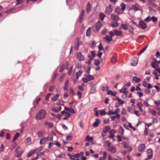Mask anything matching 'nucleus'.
Listing matches in <instances>:
<instances>
[{
    "label": "nucleus",
    "instance_id": "f257e3e1",
    "mask_svg": "<svg viewBox=\"0 0 160 160\" xmlns=\"http://www.w3.org/2000/svg\"><path fill=\"white\" fill-rule=\"evenodd\" d=\"M46 112L45 110L42 109L39 110L36 114V118L37 120H40L43 119L46 115Z\"/></svg>",
    "mask_w": 160,
    "mask_h": 160
},
{
    "label": "nucleus",
    "instance_id": "f03ea898",
    "mask_svg": "<svg viewBox=\"0 0 160 160\" xmlns=\"http://www.w3.org/2000/svg\"><path fill=\"white\" fill-rule=\"evenodd\" d=\"M147 153L148 154V158L145 159L146 160H149L151 159L153 156V151L151 149H149L147 151Z\"/></svg>",
    "mask_w": 160,
    "mask_h": 160
},
{
    "label": "nucleus",
    "instance_id": "7ed1b4c3",
    "mask_svg": "<svg viewBox=\"0 0 160 160\" xmlns=\"http://www.w3.org/2000/svg\"><path fill=\"white\" fill-rule=\"evenodd\" d=\"M138 26L140 28L142 29H145L147 28V24L142 21H141L139 22Z\"/></svg>",
    "mask_w": 160,
    "mask_h": 160
},
{
    "label": "nucleus",
    "instance_id": "20e7f679",
    "mask_svg": "<svg viewBox=\"0 0 160 160\" xmlns=\"http://www.w3.org/2000/svg\"><path fill=\"white\" fill-rule=\"evenodd\" d=\"M113 10V8L112 6L109 5L106 7L105 13L107 14H110L112 12Z\"/></svg>",
    "mask_w": 160,
    "mask_h": 160
},
{
    "label": "nucleus",
    "instance_id": "39448f33",
    "mask_svg": "<svg viewBox=\"0 0 160 160\" xmlns=\"http://www.w3.org/2000/svg\"><path fill=\"white\" fill-rule=\"evenodd\" d=\"M127 88L124 86L119 91L121 93H123L125 95V97H127V94L128 93V92L127 90Z\"/></svg>",
    "mask_w": 160,
    "mask_h": 160
},
{
    "label": "nucleus",
    "instance_id": "423d86ee",
    "mask_svg": "<svg viewBox=\"0 0 160 160\" xmlns=\"http://www.w3.org/2000/svg\"><path fill=\"white\" fill-rule=\"evenodd\" d=\"M121 145L124 148H128V152H130L131 151L132 148L130 147H129L127 143H126L125 142H123L121 143Z\"/></svg>",
    "mask_w": 160,
    "mask_h": 160
},
{
    "label": "nucleus",
    "instance_id": "0eeeda50",
    "mask_svg": "<svg viewBox=\"0 0 160 160\" xmlns=\"http://www.w3.org/2000/svg\"><path fill=\"white\" fill-rule=\"evenodd\" d=\"M107 149L108 151L112 153H115L117 151V149L115 147L111 146H109Z\"/></svg>",
    "mask_w": 160,
    "mask_h": 160
},
{
    "label": "nucleus",
    "instance_id": "6e6552de",
    "mask_svg": "<svg viewBox=\"0 0 160 160\" xmlns=\"http://www.w3.org/2000/svg\"><path fill=\"white\" fill-rule=\"evenodd\" d=\"M61 113L62 114H65V116L66 117H67V118H64L63 119V120H68L69 119V117L71 115V114L68 113V112H65V111H63Z\"/></svg>",
    "mask_w": 160,
    "mask_h": 160
},
{
    "label": "nucleus",
    "instance_id": "1a4fd4ad",
    "mask_svg": "<svg viewBox=\"0 0 160 160\" xmlns=\"http://www.w3.org/2000/svg\"><path fill=\"white\" fill-rule=\"evenodd\" d=\"M148 2V4L152 7L156 8L157 5L154 3V2L156 1V0H147Z\"/></svg>",
    "mask_w": 160,
    "mask_h": 160
},
{
    "label": "nucleus",
    "instance_id": "9d476101",
    "mask_svg": "<svg viewBox=\"0 0 160 160\" xmlns=\"http://www.w3.org/2000/svg\"><path fill=\"white\" fill-rule=\"evenodd\" d=\"M113 32L115 35L120 37L122 36V31L120 30H118L117 29H114L113 30Z\"/></svg>",
    "mask_w": 160,
    "mask_h": 160
},
{
    "label": "nucleus",
    "instance_id": "9b49d317",
    "mask_svg": "<svg viewBox=\"0 0 160 160\" xmlns=\"http://www.w3.org/2000/svg\"><path fill=\"white\" fill-rule=\"evenodd\" d=\"M120 112V109L119 108H117L115 110L112 111L111 110L108 112V114L109 115H114Z\"/></svg>",
    "mask_w": 160,
    "mask_h": 160
},
{
    "label": "nucleus",
    "instance_id": "f8f14e48",
    "mask_svg": "<svg viewBox=\"0 0 160 160\" xmlns=\"http://www.w3.org/2000/svg\"><path fill=\"white\" fill-rule=\"evenodd\" d=\"M140 7L137 4L132 5V9L134 10L135 11L140 10Z\"/></svg>",
    "mask_w": 160,
    "mask_h": 160
},
{
    "label": "nucleus",
    "instance_id": "ddd939ff",
    "mask_svg": "<svg viewBox=\"0 0 160 160\" xmlns=\"http://www.w3.org/2000/svg\"><path fill=\"white\" fill-rule=\"evenodd\" d=\"M45 126L47 128H50L53 127V124L52 122L46 121L45 122Z\"/></svg>",
    "mask_w": 160,
    "mask_h": 160
},
{
    "label": "nucleus",
    "instance_id": "4468645a",
    "mask_svg": "<svg viewBox=\"0 0 160 160\" xmlns=\"http://www.w3.org/2000/svg\"><path fill=\"white\" fill-rule=\"evenodd\" d=\"M145 148V144H141L138 146V149L139 151L142 152L143 151Z\"/></svg>",
    "mask_w": 160,
    "mask_h": 160
},
{
    "label": "nucleus",
    "instance_id": "2eb2a0df",
    "mask_svg": "<svg viewBox=\"0 0 160 160\" xmlns=\"http://www.w3.org/2000/svg\"><path fill=\"white\" fill-rule=\"evenodd\" d=\"M103 39H105L106 42L108 43H109L111 41H112V37L109 36L108 35H106L105 37L103 38Z\"/></svg>",
    "mask_w": 160,
    "mask_h": 160
},
{
    "label": "nucleus",
    "instance_id": "dca6fc26",
    "mask_svg": "<svg viewBox=\"0 0 160 160\" xmlns=\"http://www.w3.org/2000/svg\"><path fill=\"white\" fill-rule=\"evenodd\" d=\"M138 62V60L136 58H133L131 62V65L132 66H136Z\"/></svg>",
    "mask_w": 160,
    "mask_h": 160
},
{
    "label": "nucleus",
    "instance_id": "f3484780",
    "mask_svg": "<svg viewBox=\"0 0 160 160\" xmlns=\"http://www.w3.org/2000/svg\"><path fill=\"white\" fill-rule=\"evenodd\" d=\"M111 19L116 22L118 21L119 19V18L118 16L113 14L111 15Z\"/></svg>",
    "mask_w": 160,
    "mask_h": 160
},
{
    "label": "nucleus",
    "instance_id": "a211bd4d",
    "mask_svg": "<svg viewBox=\"0 0 160 160\" xmlns=\"http://www.w3.org/2000/svg\"><path fill=\"white\" fill-rule=\"evenodd\" d=\"M69 86V81L68 79H67L65 83L64 87V89L67 91Z\"/></svg>",
    "mask_w": 160,
    "mask_h": 160
},
{
    "label": "nucleus",
    "instance_id": "6ab92c4d",
    "mask_svg": "<svg viewBox=\"0 0 160 160\" xmlns=\"http://www.w3.org/2000/svg\"><path fill=\"white\" fill-rule=\"evenodd\" d=\"M77 57L79 61H83L84 59V56L82 55L81 52H79L77 55Z\"/></svg>",
    "mask_w": 160,
    "mask_h": 160
},
{
    "label": "nucleus",
    "instance_id": "aec40b11",
    "mask_svg": "<svg viewBox=\"0 0 160 160\" xmlns=\"http://www.w3.org/2000/svg\"><path fill=\"white\" fill-rule=\"evenodd\" d=\"M65 109L66 111H68L70 112H71L73 114H74L76 113L75 111L74 110V109H73L72 108H68L67 107H65Z\"/></svg>",
    "mask_w": 160,
    "mask_h": 160
},
{
    "label": "nucleus",
    "instance_id": "412c9836",
    "mask_svg": "<svg viewBox=\"0 0 160 160\" xmlns=\"http://www.w3.org/2000/svg\"><path fill=\"white\" fill-rule=\"evenodd\" d=\"M96 87L95 85H93L92 87L90 90L89 93L90 94H92L94 93L96 91Z\"/></svg>",
    "mask_w": 160,
    "mask_h": 160
},
{
    "label": "nucleus",
    "instance_id": "4be33fe9",
    "mask_svg": "<svg viewBox=\"0 0 160 160\" xmlns=\"http://www.w3.org/2000/svg\"><path fill=\"white\" fill-rule=\"evenodd\" d=\"M102 23L100 21H98L96 24V28L98 31L99 30L102 26Z\"/></svg>",
    "mask_w": 160,
    "mask_h": 160
},
{
    "label": "nucleus",
    "instance_id": "5701e85b",
    "mask_svg": "<svg viewBox=\"0 0 160 160\" xmlns=\"http://www.w3.org/2000/svg\"><path fill=\"white\" fill-rule=\"evenodd\" d=\"M100 121L99 119H97L96 122L93 124V126L94 127H96L98 126V125L100 123Z\"/></svg>",
    "mask_w": 160,
    "mask_h": 160
},
{
    "label": "nucleus",
    "instance_id": "b1692460",
    "mask_svg": "<svg viewBox=\"0 0 160 160\" xmlns=\"http://www.w3.org/2000/svg\"><path fill=\"white\" fill-rule=\"evenodd\" d=\"M117 56L115 55L113 56L111 59V62L112 63H114L117 61Z\"/></svg>",
    "mask_w": 160,
    "mask_h": 160
},
{
    "label": "nucleus",
    "instance_id": "393cba45",
    "mask_svg": "<svg viewBox=\"0 0 160 160\" xmlns=\"http://www.w3.org/2000/svg\"><path fill=\"white\" fill-rule=\"evenodd\" d=\"M133 81L135 82L136 83L139 82L141 81L140 78H138L137 77L135 76L132 79Z\"/></svg>",
    "mask_w": 160,
    "mask_h": 160
},
{
    "label": "nucleus",
    "instance_id": "a878e982",
    "mask_svg": "<svg viewBox=\"0 0 160 160\" xmlns=\"http://www.w3.org/2000/svg\"><path fill=\"white\" fill-rule=\"evenodd\" d=\"M84 11L83 10L82 11V13L81 14L80 17V18L79 20V22H81L82 21V20L83 19L84 16Z\"/></svg>",
    "mask_w": 160,
    "mask_h": 160
},
{
    "label": "nucleus",
    "instance_id": "bb28decb",
    "mask_svg": "<svg viewBox=\"0 0 160 160\" xmlns=\"http://www.w3.org/2000/svg\"><path fill=\"white\" fill-rule=\"evenodd\" d=\"M115 11L117 14L119 15L122 13V11L119 8H116L115 10Z\"/></svg>",
    "mask_w": 160,
    "mask_h": 160
},
{
    "label": "nucleus",
    "instance_id": "cd10ccee",
    "mask_svg": "<svg viewBox=\"0 0 160 160\" xmlns=\"http://www.w3.org/2000/svg\"><path fill=\"white\" fill-rule=\"evenodd\" d=\"M110 25L112 27H116L118 26V24L117 22H115L113 21L111 22Z\"/></svg>",
    "mask_w": 160,
    "mask_h": 160
},
{
    "label": "nucleus",
    "instance_id": "c85d7f7f",
    "mask_svg": "<svg viewBox=\"0 0 160 160\" xmlns=\"http://www.w3.org/2000/svg\"><path fill=\"white\" fill-rule=\"evenodd\" d=\"M110 129V127L109 126H108L103 128V132H108Z\"/></svg>",
    "mask_w": 160,
    "mask_h": 160
},
{
    "label": "nucleus",
    "instance_id": "c756f323",
    "mask_svg": "<svg viewBox=\"0 0 160 160\" xmlns=\"http://www.w3.org/2000/svg\"><path fill=\"white\" fill-rule=\"evenodd\" d=\"M117 100V101L120 104H123L125 103V102L124 101L122 100L121 99L119 98H116V99H115L114 100Z\"/></svg>",
    "mask_w": 160,
    "mask_h": 160
},
{
    "label": "nucleus",
    "instance_id": "7c9ffc66",
    "mask_svg": "<svg viewBox=\"0 0 160 160\" xmlns=\"http://www.w3.org/2000/svg\"><path fill=\"white\" fill-rule=\"evenodd\" d=\"M86 77L88 78V81H90L91 80H93L94 79V77L90 75H86Z\"/></svg>",
    "mask_w": 160,
    "mask_h": 160
},
{
    "label": "nucleus",
    "instance_id": "2f4dec72",
    "mask_svg": "<svg viewBox=\"0 0 160 160\" xmlns=\"http://www.w3.org/2000/svg\"><path fill=\"white\" fill-rule=\"evenodd\" d=\"M59 96L60 95L59 94H57L52 98V100L54 101L57 100L58 99Z\"/></svg>",
    "mask_w": 160,
    "mask_h": 160
},
{
    "label": "nucleus",
    "instance_id": "473e14b6",
    "mask_svg": "<svg viewBox=\"0 0 160 160\" xmlns=\"http://www.w3.org/2000/svg\"><path fill=\"white\" fill-rule=\"evenodd\" d=\"M107 93L108 94L112 95L113 96H115L117 94V93L116 92H113L111 90L109 91Z\"/></svg>",
    "mask_w": 160,
    "mask_h": 160
},
{
    "label": "nucleus",
    "instance_id": "72a5a7b5",
    "mask_svg": "<svg viewBox=\"0 0 160 160\" xmlns=\"http://www.w3.org/2000/svg\"><path fill=\"white\" fill-rule=\"evenodd\" d=\"M155 60H156V59L154 58L153 59V61L152 62L151 64L152 66L154 68H156Z\"/></svg>",
    "mask_w": 160,
    "mask_h": 160
},
{
    "label": "nucleus",
    "instance_id": "f704fd0d",
    "mask_svg": "<svg viewBox=\"0 0 160 160\" xmlns=\"http://www.w3.org/2000/svg\"><path fill=\"white\" fill-rule=\"evenodd\" d=\"M149 112L151 113L152 115L155 116L156 115V112L154 110H151L150 109L149 110Z\"/></svg>",
    "mask_w": 160,
    "mask_h": 160
},
{
    "label": "nucleus",
    "instance_id": "c9c22d12",
    "mask_svg": "<svg viewBox=\"0 0 160 160\" xmlns=\"http://www.w3.org/2000/svg\"><path fill=\"white\" fill-rule=\"evenodd\" d=\"M66 76V74H63L60 77L59 80V81L61 82H62L63 80Z\"/></svg>",
    "mask_w": 160,
    "mask_h": 160
},
{
    "label": "nucleus",
    "instance_id": "e433bc0d",
    "mask_svg": "<svg viewBox=\"0 0 160 160\" xmlns=\"http://www.w3.org/2000/svg\"><path fill=\"white\" fill-rule=\"evenodd\" d=\"M82 73V71L81 70H80L76 73V78L77 79H78L79 77L81 75Z\"/></svg>",
    "mask_w": 160,
    "mask_h": 160
},
{
    "label": "nucleus",
    "instance_id": "4c0bfd02",
    "mask_svg": "<svg viewBox=\"0 0 160 160\" xmlns=\"http://www.w3.org/2000/svg\"><path fill=\"white\" fill-rule=\"evenodd\" d=\"M42 146H40L39 147L34 149V151H35V153L36 152H38L41 151L42 150Z\"/></svg>",
    "mask_w": 160,
    "mask_h": 160
},
{
    "label": "nucleus",
    "instance_id": "58836bf2",
    "mask_svg": "<svg viewBox=\"0 0 160 160\" xmlns=\"http://www.w3.org/2000/svg\"><path fill=\"white\" fill-rule=\"evenodd\" d=\"M121 27L122 28L126 30L128 29V27L127 25L126 24H122L121 25Z\"/></svg>",
    "mask_w": 160,
    "mask_h": 160
},
{
    "label": "nucleus",
    "instance_id": "ea45409f",
    "mask_svg": "<svg viewBox=\"0 0 160 160\" xmlns=\"http://www.w3.org/2000/svg\"><path fill=\"white\" fill-rule=\"evenodd\" d=\"M86 35L87 36H89L91 35V28L89 27L88 28L86 31Z\"/></svg>",
    "mask_w": 160,
    "mask_h": 160
},
{
    "label": "nucleus",
    "instance_id": "a19ab883",
    "mask_svg": "<svg viewBox=\"0 0 160 160\" xmlns=\"http://www.w3.org/2000/svg\"><path fill=\"white\" fill-rule=\"evenodd\" d=\"M105 17V15L103 13H100L99 14V18L101 20L103 21Z\"/></svg>",
    "mask_w": 160,
    "mask_h": 160
},
{
    "label": "nucleus",
    "instance_id": "79ce46f5",
    "mask_svg": "<svg viewBox=\"0 0 160 160\" xmlns=\"http://www.w3.org/2000/svg\"><path fill=\"white\" fill-rule=\"evenodd\" d=\"M120 6L121 7L122 11L124 10L126 7L125 4L124 3H122L121 4Z\"/></svg>",
    "mask_w": 160,
    "mask_h": 160
},
{
    "label": "nucleus",
    "instance_id": "37998d69",
    "mask_svg": "<svg viewBox=\"0 0 160 160\" xmlns=\"http://www.w3.org/2000/svg\"><path fill=\"white\" fill-rule=\"evenodd\" d=\"M91 5L90 3H88L87 6V12H88L91 10Z\"/></svg>",
    "mask_w": 160,
    "mask_h": 160
},
{
    "label": "nucleus",
    "instance_id": "c03bdc74",
    "mask_svg": "<svg viewBox=\"0 0 160 160\" xmlns=\"http://www.w3.org/2000/svg\"><path fill=\"white\" fill-rule=\"evenodd\" d=\"M99 112L100 115L101 116H103L106 114V112L104 110H100Z\"/></svg>",
    "mask_w": 160,
    "mask_h": 160
},
{
    "label": "nucleus",
    "instance_id": "a18cd8bd",
    "mask_svg": "<svg viewBox=\"0 0 160 160\" xmlns=\"http://www.w3.org/2000/svg\"><path fill=\"white\" fill-rule=\"evenodd\" d=\"M19 135L20 134L19 133H17L14 136L13 140H16V139H17L19 136Z\"/></svg>",
    "mask_w": 160,
    "mask_h": 160
},
{
    "label": "nucleus",
    "instance_id": "49530a36",
    "mask_svg": "<svg viewBox=\"0 0 160 160\" xmlns=\"http://www.w3.org/2000/svg\"><path fill=\"white\" fill-rule=\"evenodd\" d=\"M35 153V151H34L33 150L32 151H31L29 152V153L28 155V157H29L31 156L32 155H33V154H34Z\"/></svg>",
    "mask_w": 160,
    "mask_h": 160
},
{
    "label": "nucleus",
    "instance_id": "de8ad7c7",
    "mask_svg": "<svg viewBox=\"0 0 160 160\" xmlns=\"http://www.w3.org/2000/svg\"><path fill=\"white\" fill-rule=\"evenodd\" d=\"M80 45V43L78 40L77 42L76 45L75 46V48L76 50H78V48L79 46Z\"/></svg>",
    "mask_w": 160,
    "mask_h": 160
},
{
    "label": "nucleus",
    "instance_id": "09e8293b",
    "mask_svg": "<svg viewBox=\"0 0 160 160\" xmlns=\"http://www.w3.org/2000/svg\"><path fill=\"white\" fill-rule=\"evenodd\" d=\"M43 132L42 131H40L38 132V135L39 137H41L43 136Z\"/></svg>",
    "mask_w": 160,
    "mask_h": 160
},
{
    "label": "nucleus",
    "instance_id": "8fccbe9b",
    "mask_svg": "<svg viewBox=\"0 0 160 160\" xmlns=\"http://www.w3.org/2000/svg\"><path fill=\"white\" fill-rule=\"evenodd\" d=\"M151 19L152 21L154 22H156L158 21V18L154 16H153L151 18Z\"/></svg>",
    "mask_w": 160,
    "mask_h": 160
},
{
    "label": "nucleus",
    "instance_id": "3c124183",
    "mask_svg": "<svg viewBox=\"0 0 160 160\" xmlns=\"http://www.w3.org/2000/svg\"><path fill=\"white\" fill-rule=\"evenodd\" d=\"M77 95L78 96V98L79 99H80L82 97V92L78 91L77 92Z\"/></svg>",
    "mask_w": 160,
    "mask_h": 160
},
{
    "label": "nucleus",
    "instance_id": "603ef678",
    "mask_svg": "<svg viewBox=\"0 0 160 160\" xmlns=\"http://www.w3.org/2000/svg\"><path fill=\"white\" fill-rule=\"evenodd\" d=\"M57 74L56 73L54 72L53 74V76L52 78L51 79V81H53L55 79L56 77L57 76Z\"/></svg>",
    "mask_w": 160,
    "mask_h": 160
},
{
    "label": "nucleus",
    "instance_id": "864d4df0",
    "mask_svg": "<svg viewBox=\"0 0 160 160\" xmlns=\"http://www.w3.org/2000/svg\"><path fill=\"white\" fill-rule=\"evenodd\" d=\"M148 45H147L146 47H145L144 48H143L142 50H141L140 52H139V53H138V55H140V54H141L143 52H144L145 50L148 47Z\"/></svg>",
    "mask_w": 160,
    "mask_h": 160
},
{
    "label": "nucleus",
    "instance_id": "5fc2aeb1",
    "mask_svg": "<svg viewBox=\"0 0 160 160\" xmlns=\"http://www.w3.org/2000/svg\"><path fill=\"white\" fill-rule=\"evenodd\" d=\"M51 110L52 111L55 112H59V110L57 108H52Z\"/></svg>",
    "mask_w": 160,
    "mask_h": 160
},
{
    "label": "nucleus",
    "instance_id": "6e6d98bb",
    "mask_svg": "<svg viewBox=\"0 0 160 160\" xmlns=\"http://www.w3.org/2000/svg\"><path fill=\"white\" fill-rule=\"evenodd\" d=\"M93 138L92 137H90L89 135H88L86 138V140H93Z\"/></svg>",
    "mask_w": 160,
    "mask_h": 160
},
{
    "label": "nucleus",
    "instance_id": "4d7b16f0",
    "mask_svg": "<svg viewBox=\"0 0 160 160\" xmlns=\"http://www.w3.org/2000/svg\"><path fill=\"white\" fill-rule=\"evenodd\" d=\"M111 144V143L109 142L108 141H106L104 144V146L105 147H108L109 146V145Z\"/></svg>",
    "mask_w": 160,
    "mask_h": 160
},
{
    "label": "nucleus",
    "instance_id": "13d9d810",
    "mask_svg": "<svg viewBox=\"0 0 160 160\" xmlns=\"http://www.w3.org/2000/svg\"><path fill=\"white\" fill-rule=\"evenodd\" d=\"M151 20V18L148 16L145 18L144 20L147 22H149Z\"/></svg>",
    "mask_w": 160,
    "mask_h": 160
},
{
    "label": "nucleus",
    "instance_id": "bf43d9fd",
    "mask_svg": "<svg viewBox=\"0 0 160 160\" xmlns=\"http://www.w3.org/2000/svg\"><path fill=\"white\" fill-rule=\"evenodd\" d=\"M94 64L96 65H98L100 64V62L98 60L95 59L94 60Z\"/></svg>",
    "mask_w": 160,
    "mask_h": 160
},
{
    "label": "nucleus",
    "instance_id": "052dcab7",
    "mask_svg": "<svg viewBox=\"0 0 160 160\" xmlns=\"http://www.w3.org/2000/svg\"><path fill=\"white\" fill-rule=\"evenodd\" d=\"M98 48L99 51H102L103 49V47L101 43L98 46Z\"/></svg>",
    "mask_w": 160,
    "mask_h": 160
},
{
    "label": "nucleus",
    "instance_id": "680f3d73",
    "mask_svg": "<svg viewBox=\"0 0 160 160\" xmlns=\"http://www.w3.org/2000/svg\"><path fill=\"white\" fill-rule=\"evenodd\" d=\"M82 81L84 83H87L88 81V78H82Z\"/></svg>",
    "mask_w": 160,
    "mask_h": 160
},
{
    "label": "nucleus",
    "instance_id": "e2e57ef3",
    "mask_svg": "<svg viewBox=\"0 0 160 160\" xmlns=\"http://www.w3.org/2000/svg\"><path fill=\"white\" fill-rule=\"evenodd\" d=\"M109 34L110 35V36L112 37L115 35V34L113 32V31L112 32V31H110L109 32Z\"/></svg>",
    "mask_w": 160,
    "mask_h": 160
},
{
    "label": "nucleus",
    "instance_id": "0e129e2a",
    "mask_svg": "<svg viewBox=\"0 0 160 160\" xmlns=\"http://www.w3.org/2000/svg\"><path fill=\"white\" fill-rule=\"evenodd\" d=\"M64 67H65L64 65H62V67H61V68H60V69L59 72H63L64 69Z\"/></svg>",
    "mask_w": 160,
    "mask_h": 160
},
{
    "label": "nucleus",
    "instance_id": "69168bd1",
    "mask_svg": "<svg viewBox=\"0 0 160 160\" xmlns=\"http://www.w3.org/2000/svg\"><path fill=\"white\" fill-rule=\"evenodd\" d=\"M154 103L157 105V106H159L160 105V100H158V101H155L154 102Z\"/></svg>",
    "mask_w": 160,
    "mask_h": 160
},
{
    "label": "nucleus",
    "instance_id": "338daca9",
    "mask_svg": "<svg viewBox=\"0 0 160 160\" xmlns=\"http://www.w3.org/2000/svg\"><path fill=\"white\" fill-rule=\"evenodd\" d=\"M51 93H49L48 94L46 97V100L47 101H48L49 98L51 95Z\"/></svg>",
    "mask_w": 160,
    "mask_h": 160
},
{
    "label": "nucleus",
    "instance_id": "774afa93",
    "mask_svg": "<svg viewBox=\"0 0 160 160\" xmlns=\"http://www.w3.org/2000/svg\"><path fill=\"white\" fill-rule=\"evenodd\" d=\"M54 88V86H51L49 88V90L50 92H52L53 91Z\"/></svg>",
    "mask_w": 160,
    "mask_h": 160
}]
</instances>
